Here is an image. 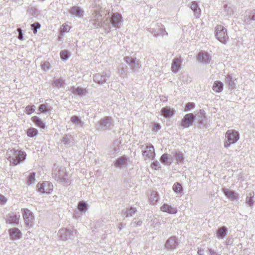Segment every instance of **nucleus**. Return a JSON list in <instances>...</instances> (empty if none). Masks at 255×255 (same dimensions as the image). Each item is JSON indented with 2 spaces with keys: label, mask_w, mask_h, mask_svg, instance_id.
Segmentation results:
<instances>
[{
  "label": "nucleus",
  "mask_w": 255,
  "mask_h": 255,
  "mask_svg": "<svg viewBox=\"0 0 255 255\" xmlns=\"http://www.w3.org/2000/svg\"><path fill=\"white\" fill-rule=\"evenodd\" d=\"M35 173L34 172H32L30 174V175L27 177V184L28 185H30L32 183H34L35 181Z\"/></svg>",
  "instance_id": "45"
},
{
  "label": "nucleus",
  "mask_w": 255,
  "mask_h": 255,
  "mask_svg": "<svg viewBox=\"0 0 255 255\" xmlns=\"http://www.w3.org/2000/svg\"><path fill=\"white\" fill-rule=\"evenodd\" d=\"M32 122L38 127L44 128L45 127V123L37 116L32 117L31 118Z\"/></svg>",
  "instance_id": "32"
},
{
  "label": "nucleus",
  "mask_w": 255,
  "mask_h": 255,
  "mask_svg": "<svg viewBox=\"0 0 255 255\" xmlns=\"http://www.w3.org/2000/svg\"><path fill=\"white\" fill-rule=\"evenodd\" d=\"M134 63H133V65L131 67V69L133 72H138L141 68L140 61L139 60H136V61L134 62Z\"/></svg>",
  "instance_id": "39"
},
{
  "label": "nucleus",
  "mask_w": 255,
  "mask_h": 255,
  "mask_svg": "<svg viewBox=\"0 0 255 255\" xmlns=\"http://www.w3.org/2000/svg\"><path fill=\"white\" fill-rule=\"evenodd\" d=\"M175 111L169 107H165L161 109V115L165 118H170L175 114Z\"/></svg>",
  "instance_id": "18"
},
{
  "label": "nucleus",
  "mask_w": 255,
  "mask_h": 255,
  "mask_svg": "<svg viewBox=\"0 0 255 255\" xmlns=\"http://www.w3.org/2000/svg\"><path fill=\"white\" fill-rule=\"evenodd\" d=\"M110 76V73L103 72L102 73H97L94 75L93 79L96 83L102 85L106 83L107 79Z\"/></svg>",
  "instance_id": "11"
},
{
  "label": "nucleus",
  "mask_w": 255,
  "mask_h": 255,
  "mask_svg": "<svg viewBox=\"0 0 255 255\" xmlns=\"http://www.w3.org/2000/svg\"><path fill=\"white\" fill-rule=\"evenodd\" d=\"M42 69L45 71H47L50 69V63L48 62H44L41 64Z\"/></svg>",
  "instance_id": "53"
},
{
  "label": "nucleus",
  "mask_w": 255,
  "mask_h": 255,
  "mask_svg": "<svg viewBox=\"0 0 255 255\" xmlns=\"http://www.w3.org/2000/svg\"><path fill=\"white\" fill-rule=\"evenodd\" d=\"M122 15L119 13H114L111 18L110 21L111 24L115 27L119 28L122 21Z\"/></svg>",
  "instance_id": "16"
},
{
  "label": "nucleus",
  "mask_w": 255,
  "mask_h": 255,
  "mask_svg": "<svg viewBox=\"0 0 255 255\" xmlns=\"http://www.w3.org/2000/svg\"><path fill=\"white\" fill-rule=\"evenodd\" d=\"M118 229L120 231L122 230L123 228V224L122 223H120L118 225Z\"/></svg>",
  "instance_id": "63"
},
{
  "label": "nucleus",
  "mask_w": 255,
  "mask_h": 255,
  "mask_svg": "<svg viewBox=\"0 0 255 255\" xmlns=\"http://www.w3.org/2000/svg\"><path fill=\"white\" fill-rule=\"evenodd\" d=\"M178 246L177 239L175 236L169 238L165 243V248L168 250H173Z\"/></svg>",
  "instance_id": "13"
},
{
  "label": "nucleus",
  "mask_w": 255,
  "mask_h": 255,
  "mask_svg": "<svg viewBox=\"0 0 255 255\" xmlns=\"http://www.w3.org/2000/svg\"><path fill=\"white\" fill-rule=\"evenodd\" d=\"M224 9H225V11H227V14L228 15H231L233 14V10L232 9V8L228 6L227 5H226L224 6Z\"/></svg>",
  "instance_id": "54"
},
{
  "label": "nucleus",
  "mask_w": 255,
  "mask_h": 255,
  "mask_svg": "<svg viewBox=\"0 0 255 255\" xmlns=\"http://www.w3.org/2000/svg\"><path fill=\"white\" fill-rule=\"evenodd\" d=\"M197 59L199 61L207 64L209 63L211 60V57L207 52H201L198 54Z\"/></svg>",
  "instance_id": "17"
},
{
  "label": "nucleus",
  "mask_w": 255,
  "mask_h": 255,
  "mask_svg": "<svg viewBox=\"0 0 255 255\" xmlns=\"http://www.w3.org/2000/svg\"><path fill=\"white\" fill-rule=\"evenodd\" d=\"M174 156L176 160L179 162H182L184 160V157L182 153L179 151H175Z\"/></svg>",
  "instance_id": "36"
},
{
  "label": "nucleus",
  "mask_w": 255,
  "mask_h": 255,
  "mask_svg": "<svg viewBox=\"0 0 255 255\" xmlns=\"http://www.w3.org/2000/svg\"><path fill=\"white\" fill-rule=\"evenodd\" d=\"M159 199V195L156 191H152L149 196V201L152 205H156Z\"/></svg>",
  "instance_id": "24"
},
{
  "label": "nucleus",
  "mask_w": 255,
  "mask_h": 255,
  "mask_svg": "<svg viewBox=\"0 0 255 255\" xmlns=\"http://www.w3.org/2000/svg\"><path fill=\"white\" fill-rule=\"evenodd\" d=\"M209 252L210 255H216L218 254L214 250L212 249L209 250Z\"/></svg>",
  "instance_id": "60"
},
{
  "label": "nucleus",
  "mask_w": 255,
  "mask_h": 255,
  "mask_svg": "<svg viewBox=\"0 0 255 255\" xmlns=\"http://www.w3.org/2000/svg\"><path fill=\"white\" fill-rule=\"evenodd\" d=\"M38 134V130L34 128H30L27 130V134L28 136L32 137Z\"/></svg>",
  "instance_id": "41"
},
{
  "label": "nucleus",
  "mask_w": 255,
  "mask_h": 255,
  "mask_svg": "<svg viewBox=\"0 0 255 255\" xmlns=\"http://www.w3.org/2000/svg\"><path fill=\"white\" fill-rule=\"evenodd\" d=\"M118 72L121 77H124L125 76L127 75L126 69L123 66L118 68Z\"/></svg>",
  "instance_id": "49"
},
{
  "label": "nucleus",
  "mask_w": 255,
  "mask_h": 255,
  "mask_svg": "<svg viewBox=\"0 0 255 255\" xmlns=\"http://www.w3.org/2000/svg\"><path fill=\"white\" fill-rule=\"evenodd\" d=\"M7 201L6 199L4 196L0 194V203L1 204H4Z\"/></svg>",
  "instance_id": "56"
},
{
  "label": "nucleus",
  "mask_w": 255,
  "mask_h": 255,
  "mask_svg": "<svg viewBox=\"0 0 255 255\" xmlns=\"http://www.w3.org/2000/svg\"><path fill=\"white\" fill-rule=\"evenodd\" d=\"M8 233L10 239L12 240L19 239L22 235L21 231L17 228L9 229Z\"/></svg>",
  "instance_id": "15"
},
{
  "label": "nucleus",
  "mask_w": 255,
  "mask_h": 255,
  "mask_svg": "<svg viewBox=\"0 0 255 255\" xmlns=\"http://www.w3.org/2000/svg\"><path fill=\"white\" fill-rule=\"evenodd\" d=\"M36 187L37 190L42 193L49 194L53 189V184L48 181H45L42 183H38Z\"/></svg>",
  "instance_id": "7"
},
{
  "label": "nucleus",
  "mask_w": 255,
  "mask_h": 255,
  "mask_svg": "<svg viewBox=\"0 0 255 255\" xmlns=\"http://www.w3.org/2000/svg\"><path fill=\"white\" fill-rule=\"evenodd\" d=\"M215 34L216 38L223 44L229 40L227 29L221 25H217L215 28Z\"/></svg>",
  "instance_id": "4"
},
{
  "label": "nucleus",
  "mask_w": 255,
  "mask_h": 255,
  "mask_svg": "<svg viewBox=\"0 0 255 255\" xmlns=\"http://www.w3.org/2000/svg\"><path fill=\"white\" fill-rule=\"evenodd\" d=\"M18 34L22 33V30L20 28H18L17 29Z\"/></svg>",
  "instance_id": "64"
},
{
  "label": "nucleus",
  "mask_w": 255,
  "mask_h": 255,
  "mask_svg": "<svg viewBox=\"0 0 255 255\" xmlns=\"http://www.w3.org/2000/svg\"><path fill=\"white\" fill-rule=\"evenodd\" d=\"M253 20H255V9L246 10L244 15V22L250 24Z\"/></svg>",
  "instance_id": "14"
},
{
  "label": "nucleus",
  "mask_w": 255,
  "mask_h": 255,
  "mask_svg": "<svg viewBox=\"0 0 255 255\" xmlns=\"http://www.w3.org/2000/svg\"><path fill=\"white\" fill-rule=\"evenodd\" d=\"M196 117L192 114H187L182 119L181 126L184 128H187L191 126L195 120Z\"/></svg>",
  "instance_id": "10"
},
{
  "label": "nucleus",
  "mask_w": 255,
  "mask_h": 255,
  "mask_svg": "<svg viewBox=\"0 0 255 255\" xmlns=\"http://www.w3.org/2000/svg\"><path fill=\"white\" fill-rule=\"evenodd\" d=\"M52 175L53 178L61 182H67L68 175L64 167L54 164Z\"/></svg>",
  "instance_id": "2"
},
{
  "label": "nucleus",
  "mask_w": 255,
  "mask_h": 255,
  "mask_svg": "<svg viewBox=\"0 0 255 255\" xmlns=\"http://www.w3.org/2000/svg\"><path fill=\"white\" fill-rule=\"evenodd\" d=\"M142 154L145 159H153L155 155L154 146L152 144L147 145L145 149L142 150Z\"/></svg>",
  "instance_id": "12"
},
{
  "label": "nucleus",
  "mask_w": 255,
  "mask_h": 255,
  "mask_svg": "<svg viewBox=\"0 0 255 255\" xmlns=\"http://www.w3.org/2000/svg\"><path fill=\"white\" fill-rule=\"evenodd\" d=\"M159 165V162L157 161H154L153 162L152 164H151V166L152 168H155V169H156L158 165Z\"/></svg>",
  "instance_id": "58"
},
{
  "label": "nucleus",
  "mask_w": 255,
  "mask_h": 255,
  "mask_svg": "<svg viewBox=\"0 0 255 255\" xmlns=\"http://www.w3.org/2000/svg\"><path fill=\"white\" fill-rule=\"evenodd\" d=\"M181 60L178 58H174L173 60L171 69L174 73H176L181 69Z\"/></svg>",
  "instance_id": "22"
},
{
  "label": "nucleus",
  "mask_w": 255,
  "mask_h": 255,
  "mask_svg": "<svg viewBox=\"0 0 255 255\" xmlns=\"http://www.w3.org/2000/svg\"><path fill=\"white\" fill-rule=\"evenodd\" d=\"M200 116V119L199 120V122H200V124H202V122L203 121V119L205 118V113L203 110H200L199 112L197 114V116Z\"/></svg>",
  "instance_id": "51"
},
{
  "label": "nucleus",
  "mask_w": 255,
  "mask_h": 255,
  "mask_svg": "<svg viewBox=\"0 0 255 255\" xmlns=\"http://www.w3.org/2000/svg\"><path fill=\"white\" fill-rule=\"evenodd\" d=\"M20 216H17L15 214H10L6 220L7 224L17 225L18 223Z\"/></svg>",
  "instance_id": "27"
},
{
  "label": "nucleus",
  "mask_w": 255,
  "mask_h": 255,
  "mask_svg": "<svg viewBox=\"0 0 255 255\" xmlns=\"http://www.w3.org/2000/svg\"><path fill=\"white\" fill-rule=\"evenodd\" d=\"M63 81L61 79H56L54 81L53 83V85L54 86L58 88L61 87L63 86Z\"/></svg>",
  "instance_id": "50"
},
{
  "label": "nucleus",
  "mask_w": 255,
  "mask_h": 255,
  "mask_svg": "<svg viewBox=\"0 0 255 255\" xmlns=\"http://www.w3.org/2000/svg\"><path fill=\"white\" fill-rule=\"evenodd\" d=\"M228 233V229L225 226L219 228L217 231V237L219 239H223Z\"/></svg>",
  "instance_id": "26"
},
{
  "label": "nucleus",
  "mask_w": 255,
  "mask_h": 255,
  "mask_svg": "<svg viewBox=\"0 0 255 255\" xmlns=\"http://www.w3.org/2000/svg\"><path fill=\"white\" fill-rule=\"evenodd\" d=\"M195 104L193 103L189 102L187 103L185 107V111H189L195 108Z\"/></svg>",
  "instance_id": "48"
},
{
  "label": "nucleus",
  "mask_w": 255,
  "mask_h": 255,
  "mask_svg": "<svg viewBox=\"0 0 255 255\" xmlns=\"http://www.w3.org/2000/svg\"><path fill=\"white\" fill-rule=\"evenodd\" d=\"M240 138V133L234 129L228 130L225 136L224 145L228 148L231 144L236 143Z\"/></svg>",
  "instance_id": "3"
},
{
  "label": "nucleus",
  "mask_w": 255,
  "mask_h": 255,
  "mask_svg": "<svg viewBox=\"0 0 255 255\" xmlns=\"http://www.w3.org/2000/svg\"><path fill=\"white\" fill-rule=\"evenodd\" d=\"M92 23L95 28H98L103 25V16L101 14L100 10H94L92 16Z\"/></svg>",
  "instance_id": "8"
},
{
  "label": "nucleus",
  "mask_w": 255,
  "mask_h": 255,
  "mask_svg": "<svg viewBox=\"0 0 255 255\" xmlns=\"http://www.w3.org/2000/svg\"><path fill=\"white\" fill-rule=\"evenodd\" d=\"M197 254L198 255H204V249H200L198 250Z\"/></svg>",
  "instance_id": "61"
},
{
  "label": "nucleus",
  "mask_w": 255,
  "mask_h": 255,
  "mask_svg": "<svg viewBox=\"0 0 255 255\" xmlns=\"http://www.w3.org/2000/svg\"><path fill=\"white\" fill-rule=\"evenodd\" d=\"M151 33L156 37L159 36V33L158 32L156 31L155 30L152 29V31H151Z\"/></svg>",
  "instance_id": "59"
},
{
  "label": "nucleus",
  "mask_w": 255,
  "mask_h": 255,
  "mask_svg": "<svg viewBox=\"0 0 255 255\" xmlns=\"http://www.w3.org/2000/svg\"><path fill=\"white\" fill-rule=\"evenodd\" d=\"M124 61L128 65L130 66V68L133 65L134 62L136 61V58H132V57L126 56L124 58Z\"/></svg>",
  "instance_id": "38"
},
{
  "label": "nucleus",
  "mask_w": 255,
  "mask_h": 255,
  "mask_svg": "<svg viewBox=\"0 0 255 255\" xmlns=\"http://www.w3.org/2000/svg\"><path fill=\"white\" fill-rule=\"evenodd\" d=\"M113 125V119L111 117H105L102 118L97 123L96 127L97 129L110 130L112 128Z\"/></svg>",
  "instance_id": "6"
},
{
  "label": "nucleus",
  "mask_w": 255,
  "mask_h": 255,
  "mask_svg": "<svg viewBox=\"0 0 255 255\" xmlns=\"http://www.w3.org/2000/svg\"><path fill=\"white\" fill-rule=\"evenodd\" d=\"M173 190L178 194H181L183 192V188L181 183L179 182L175 183L172 187Z\"/></svg>",
  "instance_id": "33"
},
{
  "label": "nucleus",
  "mask_w": 255,
  "mask_h": 255,
  "mask_svg": "<svg viewBox=\"0 0 255 255\" xmlns=\"http://www.w3.org/2000/svg\"><path fill=\"white\" fill-rule=\"evenodd\" d=\"M23 217L27 227L30 228L33 226L34 216L31 212L27 209L22 210Z\"/></svg>",
  "instance_id": "9"
},
{
  "label": "nucleus",
  "mask_w": 255,
  "mask_h": 255,
  "mask_svg": "<svg viewBox=\"0 0 255 255\" xmlns=\"http://www.w3.org/2000/svg\"><path fill=\"white\" fill-rule=\"evenodd\" d=\"M18 39L20 40H22L23 39V33L18 34Z\"/></svg>",
  "instance_id": "62"
},
{
  "label": "nucleus",
  "mask_w": 255,
  "mask_h": 255,
  "mask_svg": "<svg viewBox=\"0 0 255 255\" xmlns=\"http://www.w3.org/2000/svg\"><path fill=\"white\" fill-rule=\"evenodd\" d=\"M127 161V158L124 157H119L116 161L115 166L116 167H121Z\"/></svg>",
  "instance_id": "35"
},
{
  "label": "nucleus",
  "mask_w": 255,
  "mask_h": 255,
  "mask_svg": "<svg viewBox=\"0 0 255 255\" xmlns=\"http://www.w3.org/2000/svg\"><path fill=\"white\" fill-rule=\"evenodd\" d=\"M7 159L10 165L16 166L23 162L26 159L27 154L21 150L12 149L7 151Z\"/></svg>",
  "instance_id": "1"
},
{
  "label": "nucleus",
  "mask_w": 255,
  "mask_h": 255,
  "mask_svg": "<svg viewBox=\"0 0 255 255\" xmlns=\"http://www.w3.org/2000/svg\"><path fill=\"white\" fill-rule=\"evenodd\" d=\"M142 222L140 220L134 218L130 223V225L133 227H137L141 226Z\"/></svg>",
  "instance_id": "42"
},
{
  "label": "nucleus",
  "mask_w": 255,
  "mask_h": 255,
  "mask_svg": "<svg viewBox=\"0 0 255 255\" xmlns=\"http://www.w3.org/2000/svg\"><path fill=\"white\" fill-rule=\"evenodd\" d=\"M160 128V126L158 124H154L153 125V129L157 131Z\"/></svg>",
  "instance_id": "57"
},
{
  "label": "nucleus",
  "mask_w": 255,
  "mask_h": 255,
  "mask_svg": "<svg viewBox=\"0 0 255 255\" xmlns=\"http://www.w3.org/2000/svg\"><path fill=\"white\" fill-rule=\"evenodd\" d=\"M158 33H159V36H166L168 35V33L166 31L164 28H161L158 31Z\"/></svg>",
  "instance_id": "55"
},
{
  "label": "nucleus",
  "mask_w": 255,
  "mask_h": 255,
  "mask_svg": "<svg viewBox=\"0 0 255 255\" xmlns=\"http://www.w3.org/2000/svg\"><path fill=\"white\" fill-rule=\"evenodd\" d=\"M71 121L73 124H76L79 125L81 127H83L84 125V122L82 121L81 119L76 116H73L71 118Z\"/></svg>",
  "instance_id": "37"
},
{
  "label": "nucleus",
  "mask_w": 255,
  "mask_h": 255,
  "mask_svg": "<svg viewBox=\"0 0 255 255\" xmlns=\"http://www.w3.org/2000/svg\"><path fill=\"white\" fill-rule=\"evenodd\" d=\"M160 210L162 212L168 213L170 214H175L177 212V209L176 208L168 205L164 204L161 207Z\"/></svg>",
  "instance_id": "20"
},
{
  "label": "nucleus",
  "mask_w": 255,
  "mask_h": 255,
  "mask_svg": "<svg viewBox=\"0 0 255 255\" xmlns=\"http://www.w3.org/2000/svg\"><path fill=\"white\" fill-rule=\"evenodd\" d=\"M31 27L33 32L34 34L36 33L37 32V30L39 29L40 27V24L39 23L36 22L31 25Z\"/></svg>",
  "instance_id": "47"
},
{
  "label": "nucleus",
  "mask_w": 255,
  "mask_h": 255,
  "mask_svg": "<svg viewBox=\"0 0 255 255\" xmlns=\"http://www.w3.org/2000/svg\"><path fill=\"white\" fill-rule=\"evenodd\" d=\"M77 231L73 228H62L58 232V236L63 241L73 239L76 236Z\"/></svg>",
  "instance_id": "5"
},
{
  "label": "nucleus",
  "mask_w": 255,
  "mask_h": 255,
  "mask_svg": "<svg viewBox=\"0 0 255 255\" xmlns=\"http://www.w3.org/2000/svg\"><path fill=\"white\" fill-rule=\"evenodd\" d=\"M137 210L135 207H130L123 209L122 211V215L126 218L132 217L136 212Z\"/></svg>",
  "instance_id": "19"
},
{
  "label": "nucleus",
  "mask_w": 255,
  "mask_h": 255,
  "mask_svg": "<svg viewBox=\"0 0 255 255\" xmlns=\"http://www.w3.org/2000/svg\"><path fill=\"white\" fill-rule=\"evenodd\" d=\"M35 106L34 105L28 106L25 108V113L28 115H30L35 110Z\"/></svg>",
  "instance_id": "46"
},
{
  "label": "nucleus",
  "mask_w": 255,
  "mask_h": 255,
  "mask_svg": "<svg viewBox=\"0 0 255 255\" xmlns=\"http://www.w3.org/2000/svg\"><path fill=\"white\" fill-rule=\"evenodd\" d=\"M48 108L45 104H41L39 107V111L43 113H45L48 111Z\"/></svg>",
  "instance_id": "52"
},
{
  "label": "nucleus",
  "mask_w": 255,
  "mask_h": 255,
  "mask_svg": "<svg viewBox=\"0 0 255 255\" xmlns=\"http://www.w3.org/2000/svg\"><path fill=\"white\" fill-rule=\"evenodd\" d=\"M160 161L165 165H170L172 162V158L167 153L163 154L160 157Z\"/></svg>",
  "instance_id": "30"
},
{
  "label": "nucleus",
  "mask_w": 255,
  "mask_h": 255,
  "mask_svg": "<svg viewBox=\"0 0 255 255\" xmlns=\"http://www.w3.org/2000/svg\"><path fill=\"white\" fill-rule=\"evenodd\" d=\"M72 92L76 94L77 95L80 96H82L83 95L85 94V93H86V90L82 89V88L78 87L77 88H73Z\"/></svg>",
  "instance_id": "40"
},
{
  "label": "nucleus",
  "mask_w": 255,
  "mask_h": 255,
  "mask_svg": "<svg viewBox=\"0 0 255 255\" xmlns=\"http://www.w3.org/2000/svg\"><path fill=\"white\" fill-rule=\"evenodd\" d=\"M223 192L225 195L227 196L229 199L232 200L238 199V194L234 191H232L228 189L224 188Z\"/></svg>",
  "instance_id": "23"
},
{
  "label": "nucleus",
  "mask_w": 255,
  "mask_h": 255,
  "mask_svg": "<svg viewBox=\"0 0 255 255\" xmlns=\"http://www.w3.org/2000/svg\"><path fill=\"white\" fill-rule=\"evenodd\" d=\"M61 58L63 60H67L70 57V53L67 50H62L60 52Z\"/></svg>",
  "instance_id": "43"
},
{
  "label": "nucleus",
  "mask_w": 255,
  "mask_h": 255,
  "mask_svg": "<svg viewBox=\"0 0 255 255\" xmlns=\"http://www.w3.org/2000/svg\"><path fill=\"white\" fill-rule=\"evenodd\" d=\"M255 196V193L254 191L251 192L249 194L247 195L246 199V203L250 206V207H253L255 200H254Z\"/></svg>",
  "instance_id": "31"
},
{
  "label": "nucleus",
  "mask_w": 255,
  "mask_h": 255,
  "mask_svg": "<svg viewBox=\"0 0 255 255\" xmlns=\"http://www.w3.org/2000/svg\"><path fill=\"white\" fill-rule=\"evenodd\" d=\"M69 12L70 14L73 15H75L78 17H81L83 16V11L81 9L77 6H74L69 9Z\"/></svg>",
  "instance_id": "28"
},
{
  "label": "nucleus",
  "mask_w": 255,
  "mask_h": 255,
  "mask_svg": "<svg viewBox=\"0 0 255 255\" xmlns=\"http://www.w3.org/2000/svg\"><path fill=\"white\" fill-rule=\"evenodd\" d=\"M78 209L81 212H85L88 210V204L84 201H80L78 204Z\"/></svg>",
  "instance_id": "34"
},
{
  "label": "nucleus",
  "mask_w": 255,
  "mask_h": 255,
  "mask_svg": "<svg viewBox=\"0 0 255 255\" xmlns=\"http://www.w3.org/2000/svg\"><path fill=\"white\" fill-rule=\"evenodd\" d=\"M191 9L193 11L194 15L196 18H199L201 15V9L196 1H192L190 6Z\"/></svg>",
  "instance_id": "25"
},
{
  "label": "nucleus",
  "mask_w": 255,
  "mask_h": 255,
  "mask_svg": "<svg viewBox=\"0 0 255 255\" xmlns=\"http://www.w3.org/2000/svg\"><path fill=\"white\" fill-rule=\"evenodd\" d=\"M61 141L66 146H70L71 143L70 136H69L68 135H65L63 137Z\"/></svg>",
  "instance_id": "44"
},
{
  "label": "nucleus",
  "mask_w": 255,
  "mask_h": 255,
  "mask_svg": "<svg viewBox=\"0 0 255 255\" xmlns=\"http://www.w3.org/2000/svg\"><path fill=\"white\" fill-rule=\"evenodd\" d=\"M223 83L220 81H216L214 82L212 90L216 93H220L223 90Z\"/></svg>",
  "instance_id": "29"
},
{
  "label": "nucleus",
  "mask_w": 255,
  "mask_h": 255,
  "mask_svg": "<svg viewBox=\"0 0 255 255\" xmlns=\"http://www.w3.org/2000/svg\"><path fill=\"white\" fill-rule=\"evenodd\" d=\"M236 78H233L230 74H227L225 77V83L228 86L229 89L233 90L236 88L235 80Z\"/></svg>",
  "instance_id": "21"
}]
</instances>
